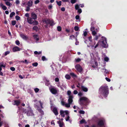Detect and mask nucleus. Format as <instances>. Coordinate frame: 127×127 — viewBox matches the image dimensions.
Here are the masks:
<instances>
[{
    "mask_svg": "<svg viewBox=\"0 0 127 127\" xmlns=\"http://www.w3.org/2000/svg\"><path fill=\"white\" fill-rule=\"evenodd\" d=\"M81 90L84 92H86L88 91V89L87 88L83 86H81Z\"/></svg>",
    "mask_w": 127,
    "mask_h": 127,
    "instance_id": "nucleus-13",
    "label": "nucleus"
},
{
    "mask_svg": "<svg viewBox=\"0 0 127 127\" xmlns=\"http://www.w3.org/2000/svg\"><path fill=\"white\" fill-rule=\"evenodd\" d=\"M57 30L59 32H60L62 30V28L61 26H58L57 27Z\"/></svg>",
    "mask_w": 127,
    "mask_h": 127,
    "instance_id": "nucleus-33",
    "label": "nucleus"
},
{
    "mask_svg": "<svg viewBox=\"0 0 127 127\" xmlns=\"http://www.w3.org/2000/svg\"><path fill=\"white\" fill-rule=\"evenodd\" d=\"M109 60V59L107 57H105L104 58V60L106 62H108Z\"/></svg>",
    "mask_w": 127,
    "mask_h": 127,
    "instance_id": "nucleus-50",
    "label": "nucleus"
},
{
    "mask_svg": "<svg viewBox=\"0 0 127 127\" xmlns=\"http://www.w3.org/2000/svg\"><path fill=\"white\" fill-rule=\"evenodd\" d=\"M15 13L14 12H12L10 14V17L12 18L13 16L15 15Z\"/></svg>",
    "mask_w": 127,
    "mask_h": 127,
    "instance_id": "nucleus-27",
    "label": "nucleus"
},
{
    "mask_svg": "<svg viewBox=\"0 0 127 127\" xmlns=\"http://www.w3.org/2000/svg\"><path fill=\"white\" fill-rule=\"evenodd\" d=\"M10 53V52L9 51H7L4 54V55L5 56H6L8 54H9V53Z\"/></svg>",
    "mask_w": 127,
    "mask_h": 127,
    "instance_id": "nucleus-51",
    "label": "nucleus"
},
{
    "mask_svg": "<svg viewBox=\"0 0 127 127\" xmlns=\"http://www.w3.org/2000/svg\"><path fill=\"white\" fill-rule=\"evenodd\" d=\"M80 124H83V123H86V122L85 120L82 119L81 121H80Z\"/></svg>",
    "mask_w": 127,
    "mask_h": 127,
    "instance_id": "nucleus-26",
    "label": "nucleus"
},
{
    "mask_svg": "<svg viewBox=\"0 0 127 127\" xmlns=\"http://www.w3.org/2000/svg\"><path fill=\"white\" fill-rule=\"evenodd\" d=\"M33 29L37 32L38 30V27L37 26H34L33 28Z\"/></svg>",
    "mask_w": 127,
    "mask_h": 127,
    "instance_id": "nucleus-28",
    "label": "nucleus"
},
{
    "mask_svg": "<svg viewBox=\"0 0 127 127\" xmlns=\"http://www.w3.org/2000/svg\"><path fill=\"white\" fill-rule=\"evenodd\" d=\"M71 103H66L65 104V106L66 107H69L70 106V104Z\"/></svg>",
    "mask_w": 127,
    "mask_h": 127,
    "instance_id": "nucleus-37",
    "label": "nucleus"
},
{
    "mask_svg": "<svg viewBox=\"0 0 127 127\" xmlns=\"http://www.w3.org/2000/svg\"><path fill=\"white\" fill-rule=\"evenodd\" d=\"M42 53V52L41 51H39V52H37V51H35L34 52V53L36 55L37 54H40Z\"/></svg>",
    "mask_w": 127,
    "mask_h": 127,
    "instance_id": "nucleus-30",
    "label": "nucleus"
},
{
    "mask_svg": "<svg viewBox=\"0 0 127 127\" xmlns=\"http://www.w3.org/2000/svg\"><path fill=\"white\" fill-rule=\"evenodd\" d=\"M104 120H99L97 123V125L100 127H103L104 125Z\"/></svg>",
    "mask_w": 127,
    "mask_h": 127,
    "instance_id": "nucleus-6",
    "label": "nucleus"
},
{
    "mask_svg": "<svg viewBox=\"0 0 127 127\" xmlns=\"http://www.w3.org/2000/svg\"><path fill=\"white\" fill-rule=\"evenodd\" d=\"M0 6L4 10H5L7 9V7L3 5L2 3L0 4Z\"/></svg>",
    "mask_w": 127,
    "mask_h": 127,
    "instance_id": "nucleus-17",
    "label": "nucleus"
},
{
    "mask_svg": "<svg viewBox=\"0 0 127 127\" xmlns=\"http://www.w3.org/2000/svg\"><path fill=\"white\" fill-rule=\"evenodd\" d=\"M30 6H27L26 7V11H29L30 9V8L29 7Z\"/></svg>",
    "mask_w": 127,
    "mask_h": 127,
    "instance_id": "nucleus-63",
    "label": "nucleus"
},
{
    "mask_svg": "<svg viewBox=\"0 0 127 127\" xmlns=\"http://www.w3.org/2000/svg\"><path fill=\"white\" fill-rule=\"evenodd\" d=\"M40 2L39 0H36L34 2V3L35 4H37L38 3Z\"/></svg>",
    "mask_w": 127,
    "mask_h": 127,
    "instance_id": "nucleus-55",
    "label": "nucleus"
},
{
    "mask_svg": "<svg viewBox=\"0 0 127 127\" xmlns=\"http://www.w3.org/2000/svg\"><path fill=\"white\" fill-rule=\"evenodd\" d=\"M89 40L90 41H92V37L91 36H90L88 37Z\"/></svg>",
    "mask_w": 127,
    "mask_h": 127,
    "instance_id": "nucleus-61",
    "label": "nucleus"
},
{
    "mask_svg": "<svg viewBox=\"0 0 127 127\" xmlns=\"http://www.w3.org/2000/svg\"><path fill=\"white\" fill-rule=\"evenodd\" d=\"M33 36L34 39L36 40V41H38L39 40V38L38 37V35L35 34L33 35Z\"/></svg>",
    "mask_w": 127,
    "mask_h": 127,
    "instance_id": "nucleus-14",
    "label": "nucleus"
},
{
    "mask_svg": "<svg viewBox=\"0 0 127 127\" xmlns=\"http://www.w3.org/2000/svg\"><path fill=\"white\" fill-rule=\"evenodd\" d=\"M105 79L108 82H110V81L111 80L110 79L107 77H106Z\"/></svg>",
    "mask_w": 127,
    "mask_h": 127,
    "instance_id": "nucleus-60",
    "label": "nucleus"
},
{
    "mask_svg": "<svg viewBox=\"0 0 127 127\" xmlns=\"http://www.w3.org/2000/svg\"><path fill=\"white\" fill-rule=\"evenodd\" d=\"M33 1H31L30 0L28 1L27 5L29 6H32L33 4Z\"/></svg>",
    "mask_w": 127,
    "mask_h": 127,
    "instance_id": "nucleus-19",
    "label": "nucleus"
},
{
    "mask_svg": "<svg viewBox=\"0 0 127 127\" xmlns=\"http://www.w3.org/2000/svg\"><path fill=\"white\" fill-rule=\"evenodd\" d=\"M10 69L12 71H14L15 70V68L14 67H11L10 68Z\"/></svg>",
    "mask_w": 127,
    "mask_h": 127,
    "instance_id": "nucleus-54",
    "label": "nucleus"
},
{
    "mask_svg": "<svg viewBox=\"0 0 127 127\" xmlns=\"http://www.w3.org/2000/svg\"><path fill=\"white\" fill-rule=\"evenodd\" d=\"M20 37L23 39L25 40H27L29 39V37L26 35H25L23 34H20Z\"/></svg>",
    "mask_w": 127,
    "mask_h": 127,
    "instance_id": "nucleus-12",
    "label": "nucleus"
},
{
    "mask_svg": "<svg viewBox=\"0 0 127 127\" xmlns=\"http://www.w3.org/2000/svg\"><path fill=\"white\" fill-rule=\"evenodd\" d=\"M39 102L40 103V105L41 106V108H43V103L41 102L40 101H39Z\"/></svg>",
    "mask_w": 127,
    "mask_h": 127,
    "instance_id": "nucleus-36",
    "label": "nucleus"
},
{
    "mask_svg": "<svg viewBox=\"0 0 127 127\" xmlns=\"http://www.w3.org/2000/svg\"><path fill=\"white\" fill-rule=\"evenodd\" d=\"M31 17L34 20H35L37 18V16L36 15L34 12H33L31 13Z\"/></svg>",
    "mask_w": 127,
    "mask_h": 127,
    "instance_id": "nucleus-9",
    "label": "nucleus"
},
{
    "mask_svg": "<svg viewBox=\"0 0 127 127\" xmlns=\"http://www.w3.org/2000/svg\"><path fill=\"white\" fill-rule=\"evenodd\" d=\"M77 10L78 11L77 12L78 13H79V14H80L82 12V10L81 9L79 8Z\"/></svg>",
    "mask_w": 127,
    "mask_h": 127,
    "instance_id": "nucleus-46",
    "label": "nucleus"
},
{
    "mask_svg": "<svg viewBox=\"0 0 127 127\" xmlns=\"http://www.w3.org/2000/svg\"><path fill=\"white\" fill-rule=\"evenodd\" d=\"M50 91L52 94L55 95L57 93V90L56 88H53L50 89Z\"/></svg>",
    "mask_w": 127,
    "mask_h": 127,
    "instance_id": "nucleus-7",
    "label": "nucleus"
},
{
    "mask_svg": "<svg viewBox=\"0 0 127 127\" xmlns=\"http://www.w3.org/2000/svg\"><path fill=\"white\" fill-rule=\"evenodd\" d=\"M74 30L76 31H77L79 30V27L77 26H75L74 28Z\"/></svg>",
    "mask_w": 127,
    "mask_h": 127,
    "instance_id": "nucleus-44",
    "label": "nucleus"
},
{
    "mask_svg": "<svg viewBox=\"0 0 127 127\" xmlns=\"http://www.w3.org/2000/svg\"><path fill=\"white\" fill-rule=\"evenodd\" d=\"M37 110L38 112H40L41 114L43 115L44 114V112L42 110L39 108V107L38 106H37Z\"/></svg>",
    "mask_w": 127,
    "mask_h": 127,
    "instance_id": "nucleus-18",
    "label": "nucleus"
},
{
    "mask_svg": "<svg viewBox=\"0 0 127 127\" xmlns=\"http://www.w3.org/2000/svg\"><path fill=\"white\" fill-rule=\"evenodd\" d=\"M80 18V16L79 15H77L75 16V18L76 20H78Z\"/></svg>",
    "mask_w": 127,
    "mask_h": 127,
    "instance_id": "nucleus-56",
    "label": "nucleus"
},
{
    "mask_svg": "<svg viewBox=\"0 0 127 127\" xmlns=\"http://www.w3.org/2000/svg\"><path fill=\"white\" fill-rule=\"evenodd\" d=\"M55 80L56 82H58L59 81V80L58 78L57 77L55 78Z\"/></svg>",
    "mask_w": 127,
    "mask_h": 127,
    "instance_id": "nucleus-62",
    "label": "nucleus"
},
{
    "mask_svg": "<svg viewBox=\"0 0 127 127\" xmlns=\"http://www.w3.org/2000/svg\"><path fill=\"white\" fill-rule=\"evenodd\" d=\"M32 24H33V25H36L38 24V22L35 20H34Z\"/></svg>",
    "mask_w": 127,
    "mask_h": 127,
    "instance_id": "nucleus-25",
    "label": "nucleus"
},
{
    "mask_svg": "<svg viewBox=\"0 0 127 127\" xmlns=\"http://www.w3.org/2000/svg\"><path fill=\"white\" fill-rule=\"evenodd\" d=\"M70 39H72L73 38H75V36L74 35H70L69 36Z\"/></svg>",
    "mask_w": 127,
    "mask_h": 127,
    "instance_id": "nucleus-47",
    "label": "nucleus"
},
{
    "mask_svg": "<svg viewBox=\"0 0 127 127\" xmlns=\"http://www.w3.org/2000/svg\"><path fill=\"white\" fill-rule=\"evenodd\" d=\"M71 92L70 91H68L67 92V95L69 96H71Z\"/></svg>",
    "mask_w": 127,
    "mask_h": 127,
    "instance_id": "nucleus-45",
    "label": "nucleus"
},
{
    "mask_svg": "<svg viewBox=\"0 0 127 127\" xmlns=\"http://www.w3.org/2000/svg\"><path fill=\"white\" fill-rule=\"evenodd\" d=\"M38 65V64L37 62L33 63L32 64V65L34 66H37Z\"/></svg>",
    "mask_w": 127,
    "mask_h": 127,
    "instance_id": "nucleus-35",
    "label": "nucleus"
},
{
    "mask_svg": "<svg viewBox=\"0 0 127 127\" xmlns=\"http://www.w3.org/2000/svg\"><path fill=\"white\" fill-rule=\"evenodd\" d=\"M43 21L44 24H45L48 25L50 24V26H52L54 25V21L52 20H50L49 19H46L43 20Z\"/></svg>",
    "mask_w": 127,
    "mask_h": 127,
    "instance_id": "nucleus-3",
    "label": "nucleus"
},
{
    "mask_svg": "<svg viewBox=\"0 0 127 127\" xmlns=\"http://www.w3.org/2000/svg\"><path fill=\"white\" fill-rule=\"evenodd\" d=\"M79 113L80 114H84L85 113V112L83 110H81L79 112Z\"/></svg>",
    "mask_w": 127,
    "mask_h": 127,
    "instance_id": "nucleus-43",
    "label": "nucleus"
},
{
    "mask_svg": "<svg viewBox=\"0 0 127 127\" xmlns=\"http://www.w3.org/2000/svg\"><path fill=\"white\" fill-rule=\"evenodd\" d=\"M16 23V21L15 20H13L12 21L11 24L13 26H14L15 25Z\"/></svg>",
    "mask_w": 127,
    "mask_h": 127,
    "instance_id": "nucleus-31",
    "label": "nucleus"
},
{
    "mask_svg": "<svg viewBox=\"0 0 127 127\" xmlns=\"http://www.w3.org/2000/svg\"><path fill=\"white\" fill-rule=\"evenodd\" d=\"M15 42L16 44L17 45H19L20 44V42L19 40H17L16 41H15Z\"/></svg>",
    "mask_w": 127,
    "mask_h": 127,
    "instance_id": "nucleus-53",
    "label": "nucleus"
},
{
    "mask_svg": "<svg viewBox=\"0 0 127 127\" xmlns=\"http://www.w3.org/2000/svg\"><path fill=\"white\" fill-rule=\"evenodd\" d=\"M70 74L73 78H76L77 77V75L74 73H70Z\"/></svg>",
    "mask_w": 127,
    "mask_h": 127,
    "instance_id": "nucleus-22",
    "label": "nucleus"
},
{
    "mask_svg": "<svg viewBox=\"0 0 127 127\" xmlns=\"http://www.w3.org/2000/svg\"><path fill=\"white\" fill-rule=\"evenodd\" d=\"M60 115L61 116L63 117H65V115L64 114V111L62 110H61L60 111Z\"/></svg>",
    "mask_w": 127,
    "mask_h": 127,
    "instance_id": "nucleus-21",
    "label": "nucleus"
},
{
    "mask_svg": "<svg viewBox=\"0 0 127 127\" xmlns=\"http://www.w3.org/2000/svg\"><path fill=\"white\" fill-rule=\"evenodd\" d=\"M92 34L94 36L96 34V32L95 31H92Z\"/></svg>",
    "mask_w": 127,
    "mask_h": 127,
    "instance_id": "nucleus-49",
    "label": "nucleus"
},
{
    "mask_svg": "<svg viewBox=\"0 0 127 127\" xmlns=\"http://www.w3.org/2000/svg\"><path fill=\"white\" fill-rule=\"evenodd\" d=\"M99 93L105 97H106L109 94V90L108 86H101L99 90Z\"/></svg>",
    "mask_w": 127,
    "mask_h": 127,
    "instance_id": "nucleus-1",
    "label": "nucleus"
},
{
    "mask_svg": "<svg viewBox=\"0 0 127 127\" xmlns=\"http://www.w3.org/2000/svg\"><path fill=\"white\" fill-rule=\"evenodd\" d=\"M46 59L45 57L44 56H43L42 57V60L44 61L46 60Z\"/></svg>",
    "mask_w": 127,
    "mask_h": 127,
    "instance_id": "nucleus-57",
    "label": "nucleus"
},
{
    "mask_svg": "<svg viewBox=\"0 0 127 127\" xmlns=\"http://www.w3.org/2000/svg\"><path fill=\"white\" fill-rule=\"evenodd\" d=\"M65 78L67 80H70V76L68 74H66L65 75Z\"/></svg>",
    "mask_w": 127,
    "mask_h": 127,
    "instance_id": "nucleus-24",
    "label": "nucleus"
},
{
    "mask_svg": "<svg viewBox=\"0 0 127 127\" xmlns=\"http://www.w3.org/2000/svg\"><path fill=\"white\" fill-rule=\"evenodd\" d=\"M93 22H92L91 24V28L90 30L91 31H94L93 30L95 29V28L94 27V25L93 24Z\"/></svg>",
    "mask_w": 127,
    "mask_h": 127,
    "instance_id": "nucleus-20",
    "label": "nucleus"
},
{
    "mask_svg": "<svg viewBox=\"0 0 127 127\" xmlns=\"http://www.w3.org/2000/svg\"><path fill=\"white\" fill-rule=\"evenodd\" d=\"M27 19L28 23L30 24H32L34 20H33V19L31 17L28 18Z\"/></svg>",
    "mask_w": 127,
    "mask_h": 127,
    "instance_id": "nucleus-8",
    "label": "nucleus"
},
{
    "mask_svg": "<svg viewBox=\"0 0 127 127\" xmlns=\"http://www.w3.org/2000/svg\"><path fill=\"white\" fill-rule=\"evenodd\" d=\"M39 90L37 88H36L34 89V91L36 93H37L39 91Z\"/></svg>",
    "mask_w": 127,
    "mask_h": 127,
    "instance_id": "nucleus-40",
    "label": "nucleus"
},
{
    "mask_svg": "<svg viewBox=\"0 0 127 127\" xmlns=\"http://www.w3.org/2000/svg\"><path fill=\"white\" fill-rule=\"evenodd\" d=\"M53 112L56 116H57L58 114V112L57 108L55 107L53 108Z\"/></svg>",
    "mask_w": 127,
    "mask_h": 127,
    "instance_id": "nucleus-10",
    "label": "nucleus"
},
{
    "mask_svg": "<svg viewBox=\"0 0 127 127\" xmlns=\"http://www.w3.org/2000/svg\"><path fill=\"white\" fill-rule=\"evenodd\" d=\"M61 104L63 106H64L65 105V102L63 101L62 100L61 101Z\"/></svg>",
    "mask_w": 127,
    "mask_h": 127,
    "instance_id": "nucleus-48",
    "label": "nucleus"
},
{
    "mask_svg": "<svg viewBox=\"0 0 127 127\" xmlns=\"http://www.w3.org/2000/svg\"><path fill=\"white\" fill-rule=\"evenodd\" d=\"M75 69L79 72H81L83 70L82 68L79 64H77L75 66Z\"/></svg>",
    "mask_w": 127,
    "mask_h": 127,
    "instance_id": "nucleus-5",
    "label": "nucleus"
},
{
    "mask_svg": "<svg viewBox=\"0 0 127 127\" xmlns=\"http://www.w3.org/2000/svg\"><path fill=\"white\" fill-rule=\"evenodd\" d=\"M20 50V48L16 46L14 47L13 49V50L14 52H15L17 51H19Z\"/></svg>",
    "mask_w": 127,
    "mask_h": 127,
    "instance_id": "nucleus-15",
    "label": "nucleus"
},
{
    "mask_svg": "<svg viewBox=\"0 0 127 127\" xmlns=\"http://www.w3.org/2000/svg\"><path fill=\"white\" fill-rule=\"evenodd\" d=\"M73 97L72 95L70 96H69V98L68 100V103H71V104L72 103L73 101Z\"/></svg>",
    "mask_w": 127,
    "mask_h": 127,
    "instance_id": "nucleus-11",
    "label": "nucleus"
},
{
    "mask_svg": "<svg viewBox=\"0 0 127 127\" xmlns=\"http://www.w3.org/2000/svg\"><path fill=\"white\" fill-rule=\"evenodd\" d=\"M100 35H96L95 36V37L94 38V39L97 40L98 38V37L100 36Z\"/></svg>",
    "mask_w": 127,
    "mask_h": 127,
    "instance_id": "nucleus-34",
    "label": "nucleus"
},
{
    "mask_svg": "<svg viewBox=\"0 0 127 127\" xmlns=\"http://www.w3.org/2000/svg\"><path fill=\"white\" fill-rule=\"evenodd\" d=\"M14 102L15 104H14L13 105H16L17 106H18L20 103V101L19 100H15Z\"/></svg>",
    "mask_w": 127,
    "mask_h": 127,
    "instance_id": "nucleus-16",
    "label": "nucleus"
},
{
    "mask_svg": "<svg viewBox=\"0 0 127 127\" xmlns=\"http://www.w3.org/2000/svg\"><path fill=\"white\" fill-rule=\"evenodd\" d=\"M15 18L17 21H18L20 20V17L18 15H16L15 16Z\"/></svg>",
    "mask_w": 127,
    "mask_h": 127,
    "instance_id": "nucleus-41",
    "label": "nucleus"
},
{
    "mask_svg": "<svg viewBox=\"0 0 127 127\" xmlns=\"http://www.w3.org/2000/svg\"><path fill=\"white\" fill-rule=\"evenodd\" d=\"M58 123L59 125V126L60 127H62L63 126V123H62L60 121H58L57 122Z\"/></svg>",
    "mask_w": 127,
    "mask_h": 127,
    "instance_id": "nucleus-23",
    "label": "nucleus"
},
{
    "mask_svg": "<svg viewBox=\"0 0 127 127\" xmlns=\"http://www.w3.org/2000/svg\"><path fill=\"white\" fill-rule=\"evenodd\" d=\"M75 9L76 10H77L79 8V5L77 4L75 5Z\"/></svg>",
    "mask_w": 127,
    "mask_h": 127,
    "instance_id": "nucleus-39",
    "label": "nucleus"
},
{
    "mask_svg": "<svg viewBox=\"0 0 127 127\" xmlns=\"http://www.w3.org/2000/svg\"><path fill=\"white\" fill-rule=\"evenodd\" d=\"M78 93V91L76 90H74L73 91V94L75 95L77 94Z\"/></svg>",
    "mask_w": 127,
    "mask_h": 127,
    "instance_id": "nucleus-58",
    "label": "nucleus"
},
{
    "mask_svg": "<svg viewBox=\"0 0 127 127\" xmlns=\"http://www.w3.org/2000/svg\"><path fill=\"white\" fill-rule=\"evenodd\" d=\"M101 37L102 38H103L102 39V47L105 48H107V47L108 45L106 44L107 42L106 38L103 37Z\"/></svg>",
    "mask_w": 127,
    "mask_h": 127,
    "instance_id": "nucleus-4",
    "label": "nucleus"
},
{
    "mask_svg": "<svg viewBox=\"0 0 127 127\" xmlns=\"http://www.w3.org/2000/svg\"><path fill=\"white\" fill-rule=\"evenodd\" d=\"M16 3L17 4H18L20 3V1L18 0H16Z\"/></svg>",
    "mask_w": 127,
    "mask_h": 127,
    "instance_id": "nucleus-64",
    "label": "nucleus"
},
{
    "mask_svg": "<svg viewBox=\"0 0 127 127\" xmlns=\"http://www.w3.org/2000/svg\"><path fill=\"white\" fill-rule=\"evenodd\" d=\"M81 60L80 59L78 58L77 59H75V61L76 63H78L80 62Z\"/></svg>",
    "mask_w": 127,
    "mask_h": 127,
    "instance_id": "nucleus-29",
    "label": "nucleus"
},
{
    "mask_svg": "<svg viewBox=\"0 0 127 127\" xmlns=\"http://www.w3.org/2000/svg\"><path fill=\"white\" fill-rule=\"evenodd\" d=\"M90 102L89 99L84 96L81 97L79 100V103L81 106H86Z\"/></svg>",
    "mask_w": 127,
    "mask_h": 127,
    "instance_id": "nucleus-2",
    "label": "nucleus"
},
{
    "mask_svg": "<svg viewBox=\"0 0 127 127\" xmlns=\"http://www.w3.org/2000/svg\"><path fill=\"white\" fill-rule=\"evenodd\" d=\"M76 1L77 0H71L70 2L72 4H74L75 3Z\"/></svg>",
    "mask_w": 127,
    "mask_h": 127,
    "instance_id": "nucleus-42",
    "label": "nucleus"
},
{
    "mask_svg": "<svg viewBox=\"0 0 127 127\" xmlns=\"http://www.w3.org/2000/svg\"><path fill=\"white\" fill-rule=\"evenodd\" d=\"M76 42H75V44L76 45H77L79 44V42L77 41V39L76 38Z\"/></svg>",
    "mask_w": 127,
    "mask_h": 127,
    "instance_id": "nucleus-52",
    "label": "nucleus"
},
{
    "mask_svg": "<svg viewBox=\"0 0 127 127\" xmlns=\"http://www.w3.org/2000/svg\"><path fill=\"white\" fill-rule=\"evenodd\" d=\"M78 95L79 96H81L83 95V94L81 92H80L78 93Z\"/></svg>",
    "mask_w": 127,
    "mask_h": 127,
    "instance_id": "nucleus-59",
    "label": "nucleus"
},
{
    "mask_svg": "<svg viewBox=\"0 0 127 127\" xmlns=\"http://www.w3.org/2000/svg\"><path fill=\"white\" fill-rule=\"evenodd\" d=\"M7 6H10L11 5V3H10L9 1H7L5 2Z\"/></svg>",
    "mask_w": 127,
    "mask_h": 127,
    "instance_id": "nucleus-38",
    "label": "nucleus"
},
{
    "mask_svg": "<svg viewBox=\"0 0 127 127\" xmlns=\"http://www.w3.org/2000/svg\"><path fill=\"white\" fill-rule=\"evenodd\" d=\"M56 2L58 6H61V5L62 2L61 1H57Z\"/></svg>",
    "mask_w": 127,
    "mask_h": 127,
    "instance_id": "nucleus-32",
    "label": "nucleus"
}]
</instances>
